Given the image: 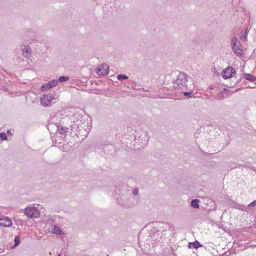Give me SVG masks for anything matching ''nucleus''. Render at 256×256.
I'll return each instance as SVG.
<instances>
[{
  "label": "nucleus",
  "instance_id": "nucleus-1",
  "mask_svg": "<svg viewBox=\"0 0 256 256\" xmlns=\"http://www.w3.org/2000/svg\"><path fill=\"white\" fill-rule=\"evenodd\" d=\"M166 79L168 80V82H172L174 84V88L178 90H183L186 88L188 90V83L192 82L190 76L179 71L172 72L170 74L166 76Z\"/></svg>",
  "mask_w": 256,
  "mask_h": 256
},
{
  "label": "nucleus",
  "instance_id": "nucleus-2",
  "mask_svg": "<svg viewBox=\"0 0 256 256\" xmlns=\"http://www.w3.org/2000/svg\"><path fill=\"white\" fill-rule=\"evenodd\" d=\"M135 140H137L138 142L142 144V146L146 145L149 140L148 132L144 130L141 131V134L138 132L135 136Z\"/></svg>",
  "mask_w": 256,
  "mask_h": 256
},
{
  "label": "nucleus",
  "instance_id": "nucleus-3",
  "mask_svg": "<svg viewBox=\"0 0 256 256\" xmlns=\"http://www.w3.org/2000/svg\"><path fill=\"white\" fill-rule=\"evenodd\" d=\"M63 121L61 122L58 124H50L48 126V128L49 130L50 129L53 128L54 127L56 128V132L60 134H64L66 132H67L68 130V128L63 125Z\"/></svg>",
  "mask_w": 256,
  "mask_h": 256
},
{
  "label": "nucleus",
  "instance_id": "nucleus-4",
  "mask_svg": "<svg viewBox=\"0 0 256 256\" xmlns=\"http://www.w3.org/2000/svg\"><path fill=\"white\" fill-rule=\"evenodd\" d=\"M24 213L28 218H38L40 214V210L34 206L26 208Z\"/></svg>",
  "mask_w": 256,
  "mask_h": 256
},
{
  "label": "nucleus",
  "instance_id": "nucleus-5",
  "mask_svg": "<svg viewBox=\"0 0 256 256\" xmlns=\"http://www.w3.org/2000/svg\"><path fill=\"white\" fill-rule=\"evenodd\" d=\"M57 97L56 94H44L40 99L41 104L44 106H48L50 105V102L52 100H56Z\"/></svg>",
  "mask_w": 256,
  "mask_h": 256
},
{
  "label": "nucleus",
  "instance_id": "nucleus-6",
  "mask_svg": "<svg viewBox=\"0 0 256 256\" xmlns=\"http://www.w3.org/2000/svg\"><path fill=\"white\" fill-rule=\"evenodd\" d=\"M236 71L232 66H228L222 72V76L224 79L232 78L235 74Z\"/></svg>",
  "mask_w": 256,
  "mask_h": 256
},
{
  "label": "nucleus",
  "instance_id": "nucleus-7",
  "mask_svg": "<svg viewBox=\"0 0 256 256\" xmlns=\"http://www.w3.org/2000/svg\"><path fill=\"white\" fill-rule=\"evenodd\" d=\"M232 49L234 51L235 53L236 54H242V53H240L239 52H237V50H240V51L242 50V49L240 48V47L241 46V44L240 42L238 40V38L234 37L232 40Z\"/></svg>",
  "mask_w": 256,
  "mask_h": 256
},
{
  "label": "nucleus",
  "instance_id": "nucleus-8",
  "mask_svg": "<svg viewBox=\"0 0 256 256\" xmlns=\"http://www.w3.org/2000/svg\"><path fill=\"white\" fill-rule=\"evenodd\" d=\"M58 81L57 80H53L48 83L43 84L41 86V90L44 92L47 90L52 88L58 85Z\"/></svg>",
  "mask_w": 256,
  "mask_h": 256
},
{
  "label": "nucleus",
  "instance_id": "nucleus-9",
  "mask_svg": "<svg viewBox=\"0 0 256 256\" xmlns=\"http://www.w3.org/2000/svg\"><path fill=\"white\" fill-rule=\"evenodd\" d=\"M81 120H77L76 123H74L73 124L70 126L71 130L74 132H78V134H80V131H81L82 130H85L84 126H82L80 124ZM78 133H76V134H78Z\"/></svg>",
  "mask_w": 256,
  "mask_h": 256
},
{
  "label": "nucleus",
  "instance_id": "nucleus-10",
  "mask_svg": "<svg viewBox=\"0 0 256 256\" xmlns=\"http://www.w3.org/2000/svg\"><path fill=\"white\" fill-rule=\"evenodd\" d=\"M104 152L106 154L112 155L115 152V147L111 144H106L102 146Z\"/></svg>",
  "mask_w": 256,
  "mask_h": 256
},
{
  "label": "nucleus",
  "instance_id": "nucleus-11",
  "mask_svg": "<svg viewBox=\"0 0 256 256\" xmlns=\"http://www.w3.org/2000/svg\"><path fill=\"white\" fill-rule=\"evenodd\" d=\"M12 222L6 216L0 218V226L2 227H10L12 225Z\"/></svg>",
  "mask_w": 256,
  "mask_h": 256
},
{
  "label": "nucleus",
  "instance_id": "nucleus-12",
  "mask_svg": "<svg viewBox=\"0 0 256 256\" xmlns=\"http://www.w3.org/2000/svg\"><path fill=\"white\" fill-rule=\"evenodd\" d=\"M154 228H156L157 232H160L162 230V232L166 230V228H164L166 224L162 222H156L152 223Z\"/></svg>",
  "mask_w": 256,
  "mask_h": 256
},
{
  "label": "nucleus",
  "instance_id": "nucleus-13",
  "mask_svg": "<svg viewBox=\"0 0 256 256\" xmlns=\"http://www.w3.org/2000/svg\"><path fill=\"white\" fill-rule=\"evenodd\" d=\"M109 67L106 64H102L100 66V68L98 70L97 74L99 76H105L108 74Z\"/></svg>",
  "mask_w": 256,
  "mask_h": 256
},
{
  "label": "nucleus",
  "instance_id": "nucleus-14",
  "mask_svg": "<svg viewBox=\"0 0 256 256\" xmlns=\"http://www.w3.org/2000/svg\"><path fill=\"white\" fill-rule=\"evenodd\" d=\"M22 54L25 58H28L30 55V48L26 45L24 46L22 49Z\"/></svg>",
  "mask_w": 256,
  "mask_h": 256
},
{
  "label": "nucleus",
  "instance_id": "nucleus-15",
  "mask_svg": "<svg viewBox=\"0 0 256 256\" xmlns=\"http://www.w3.org/2000/svg\"><path fill=\"white\" fill-rule=\"evenodd\" d=\"M51 232L53 234H56L57 235H62L64 234L62 232V230L59 228L58 226L55 225H52L51 226Z\"/></svg>",
  "mask_w": 256,
  "mask_h": 256
},
{
  "label": "nucleus",
  "instance_id": "nucleus-16",
  "mask_svg": "<svg viewBox=\"0 0 256 256\" xmlns=\"http://www.w3.org/2000/svg\"><path fill=\"white\" fill-rule=\"evenodd\" d=\"M243 78L250 82H254L256 80V76L250 74H244Z\"/></svg>",
  "mask_w": 256,
  "mask_h": 256
},
{
  "label": "nucleus",
  "instance_id": "nucleus-17",
  "mask_svg": "<svg viewBox=\"0 0 256 256\" xmlns=\"http://www.w3.org/2000/svg\"><path fill=\"white\" fill-rule=\"evenodd\" d=\"M188 246L189 248H198L202 246V245L198 241L196 240L194 242H189Z\"/></svg>",
  "mask_w": 256,
  "mask_h": 256
},
{
  "label": "nucleus",
  "instance_id": "nucleus-18",
  "mask_svg": "<svg viewBox=\"0 0 256 256\" xmlns=\"http://www.w3.org/2000/svg\"><path fill=\"white\" fill-rule=\"evenodd\" d=\"M248 34V28L246 29V30L244 32L242 31L240 34V38L242 40L246 41L247 40V36Z\"/></svg>",
  "mask_w": 256,
  "mask_h": 256
},
{
  "label": "nucleus",
  "instance_id": "nucleus-19",
  "mask_svg": "<svg viewBox=\"0 0 256 256\" xmlns=\"http://www.w3.org/2000/svg\"><path fill=\"white\" fill-rule=\"evenodd\" d=\"M200 200L198 199H194L191 202V206L192 207L196 208H199L198 203Z\"/></svg>",
  "mask_w": 256,
  "mask_h": 256
},
{
  "label": "nucleus",
  "instance_id": "nucleus-20",
  "mask_svg": "<svg viewBox=\"0 0 256 256\" xmlns=\"http://www.w3.org/2000/svg\"><path fill=\"white\" fill-rule=\"evenodd\" d=\"M20 236H16L14 240V244L12 247V248H14L18 246L20 244Z\"/></svg>",
  "mask_w": 256,
  "mask_h": 256
},
{
  "label": "nucleus",
  "instance_id": "nucleus-21",
  "mask_svg": "<svg viewBox=\"0 0 256 256\" xmlns=\"http://www.w3.org/2000/svg\"><path fill=\"white\" fill-rule=\"evenodd\" d=\"M128 76H126V75L124 74H120L118 75V76H117L118 80L120 81L127 80V79H128Z\"/></svg>",
  "mask_w": 256,
  "mask_h": 256
},
{
  "label": "nucleus",
  "instance_id": "nucleus-22",
  "mask_svg": "<svg viewBox=\"0 0 256 256\" xmlns=\"http://www.w3.org/2000/svg\"><path fill=\"white\" fill-rule=\"evenodd\" d=\"M68 80H69V77H68V76H60L58 78V82H66V81Z\"/></svg>",
  "mask_w": 256,
  "mask_h": 256
},
{
  "label": "nucleus",
  "instance_id": "nucleus-23",
  "mask_svg": "<svg viewBox=\"0 0 256 256\" xmlns=\"http://www.w3.org/2000/svg\"><path fill=\"white\" fill-rule=\"evenodd\" d=\"M8 139L6 134L4 132H0V140H6Z\"/></svg>",
  "mask_w": 256,
  "mask_h": 256
},
{
  "label": "nucleus",
  "instance_id": "nucleus-24",
  "mask_svg": "<svg viewBox=\"0 0 256 256\" xmlns=\"http://www.w3.org/2000/svg\"><path fill=\"white\" fill-rule=\"evenodd\" d=\"M56 216H51L50 218L48 219V222L50 224H54L55 222V220L56 218Z\"/></svg>",
  "mask_w": 256,
  "mask_h": 256
},
{
  "label": "nucleus",
  "instance_id": "nucleus-25",
  "mask_svg": "<svg viewBox=\"0 0 256 256\" xmlns=\"http://www.w3.org/2000/svg\"><path fill=\"white\" fill-rule=\"evenodd\" d=\"M184 96L186 97L191 98L194 96V94L192 92H184L183 94Z\"/></svg>",
  "mask_w": 256,
  "mask_h": 256
},
{
  "label": "nucleus",
  "instance_id": "nucleus-26",
  "mask_svg": "<svg viewBox=\"0 0 256 256\" xmlns=\"http://www.w3.org/2000/svg\"><path fill=\"white\" fill-rule=\"evenodd\" d=\"M256 206V200H254L253 202H252L251 203H250L248 205V207H250V206Z\"/></svg>",
  "mask_w": 256,
  "mask_h": 256
},
{
  "label": "nucleus",
  "instance_id": "nucleus-27",
  "mask_svg": "<svg viewBox=\"0 0 256 256\" xmlns=\"http://www.w3.org/2000/svg\"><path fill=\"white\" fill-rule=\"evenodd\" d=\"M132 193L134 195H137L138 194V190L137 188H134Z\"/></svg>",
  "mask_w": 256,
  "mask_h": 256
},
{
  "label": "nucleus",
  "instance_id": "nucleus-28",
  "mask_svg": "<svg viewBox=\"0 0 256 256\" xmlns=\"http://www.w3.org/2000/svg\"><path fill=\"white\" fill-rule=\"evenodd\" d=\"M248 168H250L251 170H252L256 172V168L254 166H250L248 167Z\"/></svg>",
  "mask_w": 256,
  "mask_h": 256
},
{
  "label": "nucleus",
  "instance_id": "nucleus-29",
  "mask_svg": "<svg viewBox=\"0 0 256 256\" xmlns=\"http://www.w3.org/2000/svg\"><path fill=\"white\" fill-rule=\"evenodd\" d=\"M214 86H210V90H214Z\"/></svg>",
  "mask_w": 256,
  "mask_h": 256
},
{
  "label": "nucleus",
  "instance_id": "nucleus-30",
  "mask_svg": "<svg viewBox=\"0 0 256 256\" xmlns=\"http://www.w3.org/2000/svg\"><path fill=\"white\" fill-rule=\"evenodd\" d=\"M224 92H228L229 90L227 88H224Z\"/></svg>",
  "mask_w": 256,
  "mask_h": 256
},
{
  "label": "nucleus",
  "instance_id": "nucleus-31",
  "mask_svg": "<svg viewBox=\"0 0 256 256\" xmlns=\"http://www.w3.org/2000/svg\"><path fill=\"white\" fill-rule=\"evenodd\" d=\"M191 83H192V85H190V88H190V87H191L192 86V88H194V86H193V84H194L193 82H191Z\"/></svg>",
  "mask_w": 256,
  "mask_h": 256
},
{
  "label": "nucleus",
  "instance_id": "nucleus-32",
  "mask_svg": "<svg viewBox=\"0 0 256 256\" xmlns=\"http://www.w3.org/2000/svg\"><path fill=\"white\" fill-rule=\"evenodd\" d=\"M118 202L119 204H123V203L120 202L119 201V200H118Z\"/></svg>",
  "mask_w": 256,
  "mask_h": 256
},
{
  "label": "nucleus",
  "instance_id": "nucleus-33",
  "mask_svg": "<svg viewBox=\"0 0 256 256\" xmlns=\"http://www.w3.org/2000/svg\"><path fill=\"white\" fill-rule=\"evenodd\" d=\"M254 86H250V88H254Z\"/></svg>",
  "mask_w": 256,
  "mask_h": 256
}]
</instances>
